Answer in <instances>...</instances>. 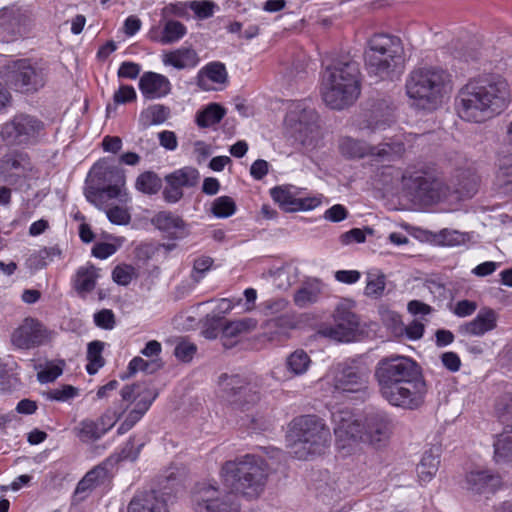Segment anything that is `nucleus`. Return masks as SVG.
<instances>
[{
	"mask_svg": "<svg viewBox=\"0 0 512 512\" xmlns=\"http://www.w3.org/2000/svg\"><path fill=\"white\" fill-rule=\"evenodd\" d=\"M374 376L380 395L391 406L416 410L424 404L428 387L420 366L412 358L384 357L378 361Z\"/></svg>",
	"mask_w": 512,
	"mask_h": 512,
	"instance_id": "1",
	"label": "nucleus"
},
{
	"mask_svg": "<svg viewBox=\"0 0 512 512\" xmlns=\"http://www.w3.org/2000/svg\"><path fill=\"white\" fill-rule=\"evenodd\" d=\"M512 101L511 87L502 75L483 73L459 90L456 112L468 123L482 124L502 114Z\"/></svg>",
	"mask_w": 512,
	"mask_h": 512,
	"instance_id": "2",
	"label": "nucleus"
},
{
	"mask_svg": "<svg viewBox=\"0 0 512 512\" xmlns=\"http://www.w3.org/2000/svg\"><path fill=\"white\" fill-rule=\"evenodd\" d=\"M450 73L438 66L411 70L405 79V94L416 110L434 112L441 108L452 92Z\"/></svg>",
	"mask_w": 512,
	"mask_h": 512,
	"instance_id": "3",
	"label": "nucleus"
},
{
	"mask_svg": "<svg viewBox=\"0 0 512 512\" xmlns=\"http://www.w3.org/2000/svg\"><path fill=\"white\" fill-rule=\"evenodd\" d=\"M360 94L359 64L343 57L327 66L323 73L322 97L332 109L341 110L352 105Z\"/></svg>",
	"mask_w": 512,
	"mask_h": 512,
	"instance_id": "4",
	"label": "nucleus"
},
{
	"mask_svg": "<svg viewBox=\"0 0 512 512\" xmlns=\"http://www.w3.org/2000/svg\"><path fill=\"white\" fill-rule=\"evenodd\" d=\"M221 474L224 484L232 492L250 499L264 491L268 476L264 460L251 454L225 462Z\"/></svg>",
	"mask_w": 512,
	"mask_h": 512,
	"instance_id": "5",
	"label": "nucleus"
},
{
	"mask_svg": "<svg viewBox=\"0 0 512 512\" xmlns=\"http://www.w3.org/2000/svg\"><path fill=\"white\" fill-rule=\"evenodd\" d=\"M403 62V46L399 37L386 33L372 35L364 51L365 68L370 76L389 78Z\"/></svg>",
	"mask_w": 512,
	"mask_h": 512,
	"instance_id": "6",
	"label": "nucleus"
},
{
	"mask_svg": "<svg viewBox=\"0 0 512 512\" xmlns=\"http://www.w3.org/2000/svg\"><path fill=\"white\" fill-rule=\"evenodd\" d=\"M290 436L294 439L291 454L298 459L320 454L331 440L329 428L315 415H303L294 419Z\"/></svg>",
	"mask_w": 512,
	"mask_h": 512,
	"instance_id": "7",
	"label": "nucleus"
},
{
	"mask_svg": "<svg viewBox=\"0 0 512 512\" xmlns=\"http://www.w3.org/2000/svg\"><path fill=\"white\" fill-rule=\"evenodd\" d=\"M284 127L290 138L307 148H314L321 138L318 114L307 100L295 101L289 105Z\"/></svg>",
	"mask_w": 512,
	"mask_h": 512,
	"instance_id": "8",
	"label": "nucleus"
},
{
	"mask_svg": "<svg viewBox=\"0 0 512 512\" xmlns=\"http://www.w3.org/2000/svg\"><path fill=\"white\" fill-rule=\"evenodd\" d=\"M370 370L360 359H347L336 364L328 375L329 383L338 393H357L368 384Z\"/></svg>",
	"mask_w": 512,
	"mask_h": 512,
	"instance_id": "9",
	"label": "nucleus"
},
{
	"mask_svg": "<svg viewBox=\"0 0 512 512\" xmlns=\"http://www.w3.org/2000/svg\"><path fill=\"white\" fill-rule=\"evenodd\" d=\"M44 130L45 124L38 117L19 113L3 125L1 135L13 145L29 146L38 143Z\"/></svg>",
	"mask_w": 512,
	"mask_h": 512,
	"instance_id": "10",
	"label": "nucleus"
},
{
	"mask_svg": "<svg viewBox=\"0 0 512 512\" xmlns=\"http://www.w3.org/2000/svg\"><path fill=\"white\" fill-rule=\"evenodd\" d=\"M352 302H339L333 313V324L322 326L319 333L338 342H352L362 334L359 317L352 310Z\"/></svg>",
	"mask_w": 512,
	"mask_h": 512,
	"instance_id": "11",
	"label": "nucleus"
},
{
	"mask_svg": "<svg viewBox=\"0 0 512 512\" xmlns=\"http://www.w3.org/2000/svg\"><path fill=\"white\" fill-rule=\"evenodd\" d=\"M91 182H97L104 187L105 195L110 198L119 199L122 203L130 201V196L126 189V177L122 168L112 165L108 159L98 160L89 172Z\"/></svg>",
	"mask_w": 512,
	"mask_h": 512,
	"instance_id": "12",
	"label": "nucleus"
},
{
	"mask_svg": "<svg viewBox=\"0 0 512 512\" xmlns=\"http://www.w3.org/2000/svg\"><path fill=\"white\" fill-rule=\"evenodd\" d=\"M403 178L406 186L420 199L434 202L448 194L447 185L433 168L416 169L407 172Z\"/></svg>",
	"mask_w": 512,
	"mask_h": 512,
	"instance_id": "13",
	"label": "nucleus"
},
{
	"mask_svg": "<svg viewBox=\"0 0 512 512\" xmlns=\"http://www.w3.org/2000/svg\"><path fill=\"white\" fill-rule=\"evenodd\" d=\"M194 512H240L232 493H225L210 484L198 485L192 494Z\"/></svg>",
	"mask_w": 512,
	"mask_h": 512,
	"instance_id": "14",
	"label": "nucleus"
},
{
	"mask_svg": "<svg viewBox=\"0 0 512 512\" xmlns=\"http://www.w3.org/2000/svg\"><path fill=\"white\" fill-rule=\"evenodd\" d=\"M336 447L344 455H348L362 439V423L348 409H337L332 412Z\"/></svg>",
	"mask_w": 512,
	"mask_h": 512,
	"instance_id": "15",
	"label": "nucleus"
},
{
	"mask_svg": "<svg viewBox=\"0 0 512 512\" xmlns=\"http://www.w3.org/2000/svg\"><path fill=\"white\" fill-rule=\"evenodd\" d=\"M33 163L28 153L11 150L0 157V182L4 186H22L32 175Z\"/></svg>",
	"mask_w": 512,
	"mask_h": 512,
	"instance_id": "16",
	"label": "nucleus"
},
{
	"mask_svg": "<svg viewBox=\"0 0 512 512\" xmlns=\"http://www.w3.org/2000/svg\"><path fill=\"white\" fill-rule=\"evenodd\" d=\"M272 199L286 212L313 210L322 203L323 196L307 195L305 188L291 184L270 189Z\"/></svg>",
	"mask_w": 512,
	"mask_h": 512,
	"instance_id": "17",
	"label": "nucleus"
},
{
	"mask_svg": "<svg viewBox=\"0 0 512 512\" xmlns=\"http://www.w3.org/2000/svg\"><path fill=\"white\" fill-rule=\"evenodd\" d=\"M393 421L383 410H373L365 414L362 421V439L374 448L385 447L393 433Z\"/></svg>",
	"mask_w": 512,
	"mask_h": 512,
	"instance_id": "18",
	"label": "nucleus"
},
{
	"mask_svg": "<svg viewBox=\"0 0 512 512\" xmlns=\"http://www.w3.org/2000/svg\"><path fill=\"white\" fill-rule=\"evenodd\" d=\"M8 81L20 92L34 93L45 85L46 74L38 64L21 59L13 63Z\"/></svg>",
	"mask_w": 512,
	"mask_h": 512,
	"instance_id": "19",
	"label": "nucleus"
},
{
	"mask_svg": "<svg viewBox=\"0 0 512 512\" xmlns=\"http://www.w3.org/2000/svg\"><path fill=\"white\" fill-rule=\"evenodd\" d=\"M219 386L223 393L222 397L236 407L242 408L259 399L256 387L239 375H222Z\"/></svg>",
	"mask_w": 512,
	"mask_h": 512,
	"instance_id": "20",
	"label": "nucleus"
},
{
	"mask_svg": "<svg viewBox=\"0 0 512 512\" xmlns=\"http://www.w3.org/2000/svg\"><path fill=\"white\" fill-rule=\"evenodd\" d=\"M33 23L29 10L21 7H6L0 10V38L10 42L28 33Z\"/></svg>",
	"mask_w": 512,
	"mask_h": 512,
	"instance_id": "21",
	"label": "nucleus"
},
{
	"mask_svg": "<svg viewBox=\"0 0 512 512\" xmlns=\"http://www.w3.org/2000/svg\"><path fill=\"white\" fill-rule=\"evenodd\" d=\"M200 174L196 168L183 167L165 176L166 186L162 192L167 203L174 204L183 198V188H192L199 182Z\"/></svg>",
	"mask_w": 512,
	"mask_h": 512,
	"instance_id": "22",
	"label": "nucleus"
},
{
	"mask_svg": "<svg viewBox=\"0 0 512 512\" xmlns=\"http://www.w3.org/2000/svg\"><path fill=\"white\" fill-rule=\"evenodd\" d=\"M47 338L43 325L33 319L26 318L13 332L12 343L21 349H30L41 345Z\"/></svg>",
	"mask_w": 512,
	"mask_h": 512,
	"instance_id": "23",
	"label": "nucleus"
},
{
	"mask_svg": "<svg viewBox=\"0 0 512 512\" xmlns=\"http://www.w3.org/2000/svg\"><path fill=\"white\" fill-rule=\"evenodd\" d=\"M502 484L501 476L491 470L471 471L465 477V488L473 495L494 494Z\"/></svg>",
	"mask_w": 512,
	"mask_h": 512,
	"instance_id": "24",
	"label": "nucleus"
},
{
	"mask_svg": "<svg viewBox=\"0 0 512 512\" xmlns=\"http://www.w3.org/2000/svg\"><path fill=\"white\" fill-rule=\"evenodd\" d=\"M139 90L145 99L154 100L167 96L171 92V82L163 74L144 72L139 79Z\"/></svg>",
	"mask_w": 512,
	"mask_h": 512,
	"instance_id": "25",
	"label": "nucleus"
},
{
	"mask_svg": "<svg viewBox=\"0 0 512 512\" xmlns=\"http://www.w3.org/2000/svg\"><path fill=\"white\" fill-rule=\"evenodd\" d=\"M152 224L170 239H182L189 233L185 221L171 211H160L151 219Z\"/></svg>",
	"mask_w": 512,
	"mask_h": 512,
	"instance_id": "26",
	"label": "nucleus"
},
{
	"mask_svg": "<svg viewBox=\"0 0 512 512\" xmlns=\"http://www.w3.org/2000/svg\"><path fill=\"white\" fill-rule=\"evenodd\" d=\"M498 315L491 308L481 309L471 321L459 326V332L466 336L481 337L497 327Z\"/></svg>",
	"mask_w": 512,
	"mask_h": 512,
	"instance_id": "27",
	"label": "nucleus"
},
{
	"mask_svg": "<svg viewBox=\"0 0 512 512\" xmlns=\"http://www.w3.org/2000/svg\"><path fill=\"white\" fill-rule=\"evenodd\" d=\"M121 397L123 401L133 402L134 407L132 409L144 416L156 399L157 393L148 386L133 384L126 385L121 389Z\"/></svg>",
	"mask_w": 512,
	"mask_h": 512,
	"instance_id": "28",
	"label": "nucleus"
},
{
	"mask_svg": "<svg viewBox=\"0 0 512 512\" xmlns=\"http://www.w3.org/2000/svg\"><path fill=\"white\" fill-rule=\"evenodd\" d=\"M99 278L100 269L88 262L76 270L71 282L78 296L85 299L95 289Z\"/></svg>",
	"mask_w": 512,
	"mask_h": 512,
	"instance_id": "29",
	"label": "nucleus"
},
{
	"mask_svg": "<svg viewBox=\"0 0 512 512\" xmlns=\"http://www.w3.org/2000/svg\"><path fill=\"white\" fill-rule=\"evenodd\" d=\"M228 74L223 63L215 61L202 67L197 74V85L206 91L214 89L213 84H224Z\"/></svg>",
	"mask_w": 512,
	"mask_h": 512,
	"instance_id": "30",
	"label": "nucleus"
},
{
	"mask_svg": "<svg viewBox=\"0 0 512 512\" xmlns=\"http://www.w3.org/2000/svg\"><path fill=\"white\" fill-rule=\"evenodd\" d=\"M162 62L165 66L184 70L195 68L199 64L200 58L193 48L183 46L163 54Z\"/></svg>",
	"mask_w": 512,
	"mask_h": 512,
	"instance_id": "31",
	"label": "nucleus"
},
{
	"mask_svg": "<svg viewBox=\"0 0 512 512\" xmlns=\"http://www.w3.org/2000/svg\"><path fill=\"white\" fill-rule=\"evenodd\" d=\"M297 321L294 311L286 312L282 315H278L269 318L264 323V329L269 335L270 340H276L281 337H287L290 330L295 329Z\"/></svg>",
	"mask_w": 512,
	"mask_h": 512,
	"instance_id": "32",
	"label": "nucleus"
},
{
	"mask_svg": "<svg viewBox=\"0 0 512 512\" xmlns=\"http://www.w3.org/2000/svg\"><path fill=\"white\" fill-rule=\"evenodd\" d=\"M128 512H169L165 501L155 492L136 494L128 505Z\"/></svg>",
	"mask_w": 512,
	"mask_h": 512,
	"instance_id": "33",
	"label": "nucleus"
},
{
	"mask_svg": "<svg viewBox=\"0 0 512 512\" xmlns=\"http://www.w3.org/2000/svg\"><path fill=\"white\" fill-rule=\"evenodd\" d=\"M440 465V453L438 448L426 450L416 467L418 479L421 483L430 482L436 475Z\"/></svg>",
	"mask_w": 512,
	"mask_h": 512,
	"instance_id": "34",
	"label": "nucleus"
},
{
	"mask_svg": "<svg viewBox=\"0 0 512 512\" xmlns=\"http://www.w3.org/2000/svg\"><path fill=\"white\" fill-rule=\"evenodd\" d=\"M324 288L325 285L317 279L308 281L295 292L294 303L300 308L312 305L321 299Z\"/></svg>",
	"mask_w": 512,
	"mask_h": 512,
	"instance_id": "35",
	"label": "nucleus"
},
{
	"mask_svg": "<svg viewBox=\"0 0 512 512\" xmlns=\"http://www.w3.org/2000/svg\"><path fill=\"white\" fill-rule=\"evenodd\" d=\"M405 152V144L400 139L391 142H383L377 146L369 147L368 156H372L377 161L390 162L399 158Z\"/></svg>",
	"mask_w": 512,
	"mask_h": 512,
	"instance_id": "36",
	"label": "nucleus"
},
{
	"mask_svg": "<svg viewBox=\"0 0 512 512\" xmlns=\"http://www.w3.org/2000/svg\"><path fill=\"white\" fill-rule=\"evenodd\" d=\"M257 324V320L251 317H246L227 323L222 329L223 345L225 347L232 346L233 343L228 342L230 339L236 338L242 334H246L255 330Z\"/></svg>",
	"mask_w": 512,
	"mask_h": 512,
	"instance_id": "37",
	"label": "nucleus"
},
{
	"mask_svg": "<svg viewBox=\"0 0 512 512\" xmlns=\"http://www.w3.org/2000/svg\"><path fill=\"white\" fill-rule=\"evenodd\" d=\"M312 361L310 356L303 349H297L286 357L285 366L290 377L304 375Z\"/></svg>",
	"mask_w": 512,
	"mask_h": 512,
	"instance_id": "38",
	"label": "nucleus"
},
{
	"mask_svg": "<svg viewBox=\"0 0 512 512\" xmlns=\"http://www.w3.org/2000/svg\"><path fill=\"white\" fill-rule=\"evenodd\" d=\"M103 430L98 426L96 420L89 418L81 420L73 429L75 436L87 444L101 439L104 436Z\"/></svg>",
	"mask_w": 512,
	"mask_h": 512,
	"instance_id": "39",
	"label": "nucleus"
},
{
	"mask_svg": "<svg viewBox=\"0 0 512 512\" xmlns=\"http://www.w3.org/2000/svg\"><path fill=\"white\" fill-rule=\"evenodd\" d=\"M108 479V470L106 467L98 465L86 473L82 480L77 484L76 493L82 494L104 484Z\"/></svg>",
	"mask_w": 512,
	"mask_h": 512,
	"instance_id": "40",
	"label": "nucleus"
},
{
	"mask_svg": "<svg viewBox=\"0 0 512 512\" xmlns=\"http://www.w3.org/2000/svg\"><path fill=\"white\" fill-rule=\"evenodd\" d=\"M370 145L365 141L343 137L339 142L340 153L347 158L356 159L368 156Z\"/></svg>",
	"mask_w": 512,
	"mask_h": 512,
	"instance_id": "41",
	"label": "nucleus"
},
{
	"mask_svg": "<svg viewBox=\"0 0 512 512\" xmlns=\"http://www.w3.org/2000/svg\"><path fill=\"white\" fill-rule=\"evenodd\" d=\"M493 446L494 460L497 464H512V434H500Z\"/></svg>",
	"mask_w": 512,
	"mask_h": 512,
	"instance_id": "42",
	"label": "nucleus"
},
{
	"mask_svg": "<svg viewBox=\"0 0 512 512\" xmlns=\"http://www.w3.org/2000/svg\"><path fill=\"white\" fill-rule=\"evenodd\" d=\"M225 109L216 103L207 105L205 109L196 114V123L199 127L207 128L218 124L225 116Z\"/></svg>",
	"mask_w": 512,
	"mask_h": 512,
	"instance_id": "43",
	"label": "nucleus"
},
{
	"mask_svg": "<svg viewBox=\"0 0 512 512\" xmlns=\"http://www.w3.org/2000/svg\"><path fill=\"white\" fill-rule=\"evenodd\" d=\"M104 346L105 343L99 340H94L88 344L86 355L88 361L86 371L88 374L94 375L104 366L105 360L102 357Z\"/></svg>",
	"mask_w": 512,
	"mask_h": 512,
	"instance_id": "44",
	"label": "nucleus"
},
{
	"mask_svg": "<svg viewBox=\"0 0 512 512\" xmlns=\"http://www.w3.org/2000/svg\"><path fill=\"white\" fill-rule=\"evenodd\" d=\"M135 188L143 194L154 195L162 188V180L155 172L145 171L137 177Z\"/></svg>",
	"mask_w": 512,
	"mask_h": 512,
	"instance_id": "45",
	"label": "nucleus"
},
{
	"mask_svg": "<svg viewBox=\"0 0 512 512\" xmlns=\"http://www.w3.org/2000/svg\"><path fill=\"white\" fill-rule=\"evenodd\" d=\"M185 34L186 27L182 23L169 20L165 23L161 35L159 37H153V39L166 45L179 41Z\"/></svg>",
	"mask_w": 512,
	"mask_h": 512,
	"instance_id": "46",
	"label": "nucleus"
},
{
	"mask_svg": "<svg viewBox=\"0 0 512 512\" xmlns=\"http://www.w3.org/2000/svg\"><path fill=\"white\" fill-rule=\"evenodd\" d=\"M170 115V109L162 104H154L146 108L140 114V120L144 125H158L167 120Z\"/></svg>",
	"mask_w": 512,
	"mask_h": 512,
	"instance_id": "47",
	"label": "nucleus"
},
{
	"mask_svg": "<svg viewBox=\"0 0 512 512\" xmlns=\"http://www.w3.org/2000/svg\"><path fill=\"white\" fill-rule=\"evenodd\" d=\"M495 190L512 199V164L499 167L494 181Z\"/></svg>",
	"mask_w": 512,
	"mask_h": 512,
	"instance_id": "48",
	"label": "nucleus"
},
{
	"mask_svg": "<svg viewBox=\"0 0 512 512\" xmlns=\"http://www.w3.org/2000/svg\"><path fill=\"white\" fill-rule=\"evenodd\" d=\"M261 310L266 317L272 318L291 311V308L289 301L285 298L274 297L263 301L261 303Z\"/></svg>",
	"mask_w": 512,
	"mask_h": 512,
	"instance_id": "49",
	"label": "nucleus"
},
{
	"mask_svg": "<svg viewBox=\"0 0 512 512\" xmlns=\"http://www.w3.org/2000/svg\"><path fill=\"white\" fill-rule=\"evenodd\" d=\"M386 279L380 273H368L364 294L368 297L378 299L384 294Z\"/></svg>",
	"mask_w": 512,
	"mask_h": 512,
	"instance_id": "50",
	"label": "nucleus"
},
{
	"mask_svg": "<svg viewBox=\"0 0 512 512\" xmlns=\"http://www.w3.org/2000/svg\"><path fill=\"white\" fill-rule=\"evenodd\" d=\"M393 122L394 117L392 111L388 110L380 118L377 114L372 115L371 118L365 122L364 126L360 127V129L366 130L367 134L376 133L386 130Z\"/></svg>",
	"mask_w": 512,
	"mask_h": 512,
	"instance_id": "51",
	"label": "nucleus"
},
{
	"mask_svg": "<svg viewBox=\"0 0 512 512\" xmlns=\"http://www.w3.org/2000/svg\"><path fill=\"white\" fill-rule=\"evenodd\" d=\"M44 397L50 401L68 402L79 395V389L72 385H61L43 393Z\"/></svg>",
	"mask_w": 512,
	"mask_h": 512,
	"instance_id": "52",
	"label": "nucleus"
},
{
	"mask_svg": "<svg viewBox=\"0 0 512 512\" xmlns=\"http://www.w3.org/2000/svg\"><path fill=\"white\" fill-rule=\"evenodd\" d=\"M211 211L217 218H228L235 213L236 204L231 197L220 196L213 201Z\"/></svg>",
	"mask_w": 512,
	"mask_h": 512,
	"instance_id": "53",
	"label": "nucleus"
},
{
	"mask_svg": "<svg viewBox=\"0 0 512 512\" xmlns=\"http://www.w3.org/2000/svg\"><path fill=\"white\" fill-rule=\"evenodd\" d=\"M437 241L444 246H458L466 241V235L456 230L442 229L436 235Z\"/></svg>",
	"mask_w": 512,
	"mask_h": 512,
	"instance_id": "54",
	"label": "nucleus"
},
{
	"mask_svg": "<svg viewBox=\"0 0 512 512\" xmlns=\"http://www.w3.org/2000/svg\"><path fill=\"white\" fill-rule=\"evenodd\" d=\"M124 409H107L97 420V424L103 430L104 435L116 424L121 418Z\"/></svg>",
	"mask_w": 512,
	"mask_h": 512,
	"instance_id": "55",
	"label": "nucleus"
},
{
	"mask_svg": "<svg viewBox=\"0 0 512 512\" xmlns=\"http://www.w3.org/2000/svg\"><path fill=\"white\" fill-rule=\"evenodd\" d=\"M135 275L134 267L125 264L116 266L112 271L113 281L122 286L129 285Z\"/></svg>",
	"mask_w": 512,
	"mask_h": 512,
	"instance_id": "56",
	"label": "nucleus"
},
{
	"mask_svg": "<svg viewBox=\"0 0 512 512\" xmlns=\"http://www.w3.org/2000/svg\"><path fill=\"white\" fill-rule=\"evenodd\" d=\"M105 213L109 221L116 225H127L131 221L130 212L124 207L112 206Z\"/></svg>",
	"mask_w": 512,
	"mask_h": 512,
	"instance_id": "57",
	"label": "nucleus"
},
{
	"mask_svg": "<svg viewBox=\"0 0 512 512\" xmlns=\"http://www.w3.org/2000/svg\"><path fill=\"white\" fill-rule=\"evenodd\" d=\"M61 250L57 246L44 247L36 255L37 266L43 268L52 262L56 257H60Z\"/></svg>",
	"mask_w": 512,
	"mask_h": 512,
	"instance_id": "58",
	"label": "nucleus"
},
{
	"mask_svg": "<svg viewBox=\"0 0 512 512\" xmlns=\"http://www.w3.org/2000/svg\"><path fill=\"white\" fill-rule=\"evenodd\" d=\"M94 322L96 326L105 330L113 329L116 324L114 313L110 309H102L99 312L95 313Z\"/></svg>",
	"mask_w": 512,
	"mask_h": 512,
	"instance_id": "59",
	"label": "nucleus"
},
{
	"mask_svg": "<svg viewBox=\"0 0 512 512\" xmlns=\"http://www.w3.org/2000/svg\"><path fill=\"white\" fill-rule=\"evenodd\" d=\"M197 351V347L195 344L187 341H182L178 343L174 350V355L177 359L183 362H189L192 360L193 356Z\"/></svg>",
	"mask_w": 512,
	"mask_h": 512,
	"instance_id": "60",
	"label": "nucleus"
},
{
	"mask_svg": "<svg viewBox=\"0 0 512 512\" xmlns=\"http://www.w3.org/2000/svg\"><path fill=\"white\" fill-rule=\"evenodd\" d=\"M189 7L199 18L202 19L211 17L214 12V3L208 0L191 1L189 3Z\"/></svg>",
	"mask_w": 512,
	"mask_h": 512,
	"instance_id": "61",
	"label": "nucleus"
},
{
	"mask_svg": "<svg viewBox=\"0 0 512 512\" xmlns=\"http://www.w3.org/2000/svg\"><path fill=\"white\" fill-rule=\"evenodd\" d=\"M142 447L143 443H140L137 446H135L134 438H130L122 447L119 454V459L135 461L138 458Z\"/></svg>",
	"mask_w": 512,
	"mask_h": 512,
	"instance_id": "62",
	"label": "nucleus"
},
{
	"mask_svg": "<svg viewBox=\"0 0 512 512\" xmlns=\"http://www.w3.org/2000/svg\"><path fill=\"white\" fill-rule=\"evenodd\" d=\"M136 91L131 85H121L114 93L113 100L116 104H125L136 99Z\"/></svg>",
	"mask_w": 512,
	"mask_h": 512,
	"instance_id": "63",
	"label": "nucleus"
},
{
	"mask_svg": "<svg viewBox=\"0 0 512 512\" xmlns=\"http://www.w3.org/2000/svg\"><path fill=\"white\" fill-rule=\"evenodd\" d=\"M213 260L210 257H201L194 261L192 277L196 282H199L206 271L210 269Z\"/></svg>",
	"mask_w": 512,
	"mask_h": 512,
	"instance_id": "64",
	"label": "nucleus"
}]
</instances>
